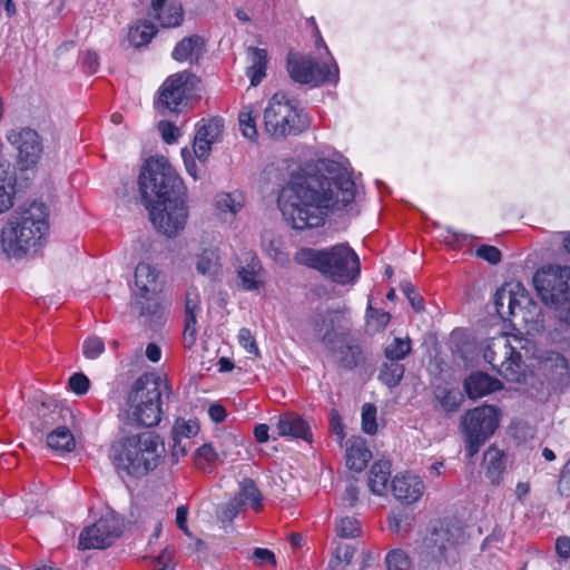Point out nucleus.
Returning <instances> with one entry per match:
<instances>
[{
    "label": "nucleus",
    "instance_id": "obj_50",
    "mask_svg": "<svg viewBox=\"0 0 570 570\" xmlns=\"http://www.w3.org/2000/svg\"><path fill=\"white\" fill-rule=\"evenodd\" d=\"M158 129L161 138L167 144H175L180 136L178 127L168 120L159 121Z\"/></svg>",
    "mask_w": 570,
    "mask_h": 570
},
{
    "label": "nucleus",
    "instance_id": "obj_30",
    "mask_svg": "<svg viewBox=\"0 0 570 570\" xmlns=\"http://www.w3.org/2000/svg\"><path fill=\"white\" fill-rule=\"evenodd\" d=\"M214 205L224 219L235 217L244 207V197L240 193H222L215 197Z\"/></svg>",
    "mask_w": 570,
    "mask_h": 570
},
{
    "label": "nucleus",
    "instance_id": "obj_14",
    "mask_svg": "<svg viewBox=\"0 0 570 570\" xmlns=\"http://www.w3.org/2000/svg\"><path fill=\"white\" fill-rule=\"evenodd\" d=\"M191 75L183 71L169 76L158 89V96L154 102L160 115L178 112L187 102L188 83Z\"/></svg>",
    "mask_w": 570,
    "mask_h": 570
},
{
    "label": "nucleus",
    "instance_id": "obj_40",
    "mask_svg": "<svg viewBox=\"0 0 570 570\" xmlns=\"http://www.w3.org/2000/svg\"><path fill=\"white\" fill-rule=\"evenodd\" d=\"M411 352V340L410 338H401L395 337L392 343H390L384 351L385 357L389 361H400L403 360Z\"/></svg>",
    "mask_w": 570,
    "mask_h": 570
},
{
    "label": "nucleus",
    "instance_id": "obj_11",
    "mask_svg": "<svg viewBox=\"0 0 570 570\" xmlns=\"http://www.w3.org/2000/svg\"><path fill=\"white\" fill-rule=\"evenodd\" d=\"M533 283L544 304L560 308L569 301L570 267L560 265L542 267L534 274Z\"/></svg>",
    "mask_w": 570,
    "mask_h": 570
},
{
    "label": "nucleus",
    "instance_id": "obj_59",
    "mask_svg": "<svg viewBox=\"0 0 570 570\" xmlns=\"http://www.w3.org/2000/svg\"><path fill=\"white\" fill-rule=\"evenodd\" d=\"M187 517L188 509L185 505H179L176 510V523L177 527L187 535H190V532L187 527Z\"/></svg>",
    "mask_w": 570,
    "mask_h": 570
},
{
    "label": "nucleus",
    "instance_id": "obj_49",
    "mask_svg": "<svg viewBox=\"0 0 570 570\" xmlns=\"http://www.w3.org/2000/svg\"><path fill=\"white\" fill-rule=\"evenodd\" d=\"M238 342L240 346L246 350L247 353L254 355L255 357L259 356V348L256 344L255 337L252 335L248 328H240L238 332Z\"/></svg>",
    "mask_w": 570,
    "mask_h": 570
},
{
    "label": "nucleus",
    "instance_id": "obj_63",
    "mask_svg": "<svg viewBox=\"0 0 570 570\" xmlns=\"http://www.w3.org/2000/svg\"><path fill=\"white\" fill-rule=\"evenodd\" d=\"M208 414L214 422L220 423L226 417V410L219 404H213L208 409Z\"/></svg>",
    "mask_w": 570,
    "mask_h": 570
},
{
    "label": "nucleus",
    "instance_id": "obj_56",
    "mask_svg": "<svg viewBox=\"0 0 570 570\" xmlns=\"http://www.w3.org/2000/svg\"><path fill=\"white\" fill-rule=\"evenodd\" d=\"M80 59H81V66L87 72L95 73L98 70L99 57H98L97 52L90 51V50L83 51L81 53Z\"/></svg>",
    "mask_w": 570,
    "mask_h": 570
},
{
    "label": "nucleus",
    "instance_id": "obj_22",
    "mask_svg": "<svg viewBox=\"0 0 570 570\" xmlns=\"http://www.w3.org/2000/svg\"><path fill=\"white\" fill-rule=\"evenodd\" d=\"M276 430L279 436L311 441V430L307 422L301 415L293 412L279 415Z\"/></svg>",
    "mask_w": 570,
    "mask_h": 570
},
{
    "label": "nucleus",
    "instance_id": "obj_27",
    "mask_svg": "<svg viewBox=\"0 0 570 570\" xmlns=\"http://www.w3.org/2000/svg\"><path fill=\"white\" fill-rule=\"evenodd\" d=\"M483 466L491 483L499 484L505 470L504 453L495 446H490L484 452Z\"/></svg>",
    "mask_w": 570,
    "mask_h": 570
},
{
    "label": "nucleus",
    "instance_id": "obj_15",
    "mask_svg": "<svg viewBox=\"0 0 570 570\" xmlns=\"http://www.w3.org/2000/svg\"><path fill=\"white\" fill-rule=\"evenodd\" d=\"M120 532V523L114 515L101 517L96 523L81 531L79 547L83 550L104 549L109 547Z\"/></svg>",
    "mask_w": 570,
    "mask_h": 570
},
{
    "label": "nucleus",
    "instance_id": "obj_13",
    "mask_svg": "<svg viewBox=\"0 0 570 570\" xmlns=\"http://www.w3.org/2000/svg\"><path fill=\"white\" fill-rule=\"evenodd\" d=\"M291 78L299 83L317 86L323 82L336 81L337 66L320 65L308 56L291 53L287 59Z\"/></svg>",
    "mask_w": 570,
    "mask_h": 570
},
{
    "label": "nucleus",
    "instance_id": "obj_5",
    "mask_svg": "<svg viewBox=\"0 0 570 570\" xmlns=\"http://www.w3.org/2000/svg\"><path fill=\"white\" fill-rule=\"evenodd\" d=\"M296 259L341 285L354 283L361 273L360 258L347 244H337L324 249L304 248L297 254Z\"/></svg>",
    "mask_w": 570,
    "mask_h": 570
},
{
    "label": "nucleus",
    "instance_id": "obj_64",
    "mask_svg": "<svg viewBox=\"0 0 570 570\" xmlns=\"http://www.w3.org/2000/svg\"><path fill=\"white\" fill-rule=\"evenodd\" d=\"M146 356L151 362H158L161 356L160 347L155 343H149L146 347Z\"/></svg>",
    "mask_w": 570,
    "mask_h": 570
},
{
    "label": "nucleus",
    "instance_id": "obj_60",
    "mask_svg": "<svg viewBox=\"0 0 570 570\" xmlns=\"http://www.w3.org/2000/svg\"><path fill=\"white\" fill-rule=\"evenodd\" d=\"M556 550L557 553L563 558H570V538L569 537H560L556 541Z\"/></svg>",
    "mask_w": 570,
    "mask_h": 570
},
{
    "label": "nucleus",
    "instance_id": "obj_38",
    "mask_svg": "<svg viewBox=\"0 0 570 570\" xmlns=\"http://www.w3.org/2000/svg\"><path fill=\"white\" fill-rule=\"evenodd\" d=\"M263 250L275 262H284L285 254L282 249V239L272 232H265L262 239Z\"/></svg>",
    "mask_w": 570,
    "mask_h": 570
},
{
    "label": "nucleus",
    "instance_id": "obj_8",
    "mask_svg": "<svg viewBox=\"0 0 570 570\" xmlns=\"http://www.w3.org/2000/svg\"><path fill=\"white\" fill-rule=\"evenodd\" d=\"M521 340L507 334L492 337L488 341L483 357L498 374L511 382H519L522 375V357L518 351Z\"/></svg>",
    "mask_w": 570,
    "mask_h": 570
},
{
    "label": "nucleus",
    "instance_id": "obj_58",
    "mask_svg": "<svg viewBox=\"0 0 570 570\" xmlns=\"http://www.w3.org/2000/svg\"><path fill=\"white\" fill-rule=\"evenodd\" d=\"M187 454V443L184 442V439L173 438V449H171V458L174 462H178L179 458H183Z\"/></svg>",
    "mask_w": 570,
    "mask_h": 570
},
{
    "label": "nucleus",
    "instance_id": "obj_20",
    "mask_svg": "<svg viewBox=\"0 0 570 570\" xmlns=\"http://www.w3.org/2000/svg\"><path fill=\"white\" fill-rule=\"evenodd\" d=\"M238 286L243 291H259L265 285V269L257 255L248 253L246 263L237 269Z\"/></svg>",
    "mask_w": 570,
    "mask_h": 570
},
{
    "label": "nucleus",
    "instance_id": "obj_55",
    "mask_svg": "<svg viewBox=\"0 0 570 570\" xmlns=\"http://www.w3.org/2000/svg\"><path fill=\"white\" fill-rule=\"evenodd\" d=\"M250 559L257 566H264L266 563L276 564V559L274 552L265 548H255Z\"/></svg>",
    "mask_w": 570,
    "mask_h": 570
},
{
    "label": "nucleus",
    "instance_id": "obj_48",
    "mask_svg": "<svg viewBox=\"0 0 570 570\" xmlns=\"http://www.w3.org/2000/svg\"><path fill=\"white\" fill-rule=\"evenodd\" d=\"M216 459L217 453L210 444H204L197 449L195 460L198 468L206 470Z\"/></svg>",
    "mask_w": 570,
    "mask_h": 570
},
{
    "label": "nucleus",
    "instance_id": "obj_10",
    "mask_svg": "<svg viewBox=\"0 0 570 570\" xmlns=\"http://www.w3.org/2000/svg\"><path fill=\"white\" fill-rule=\"evenodd\" d=\"M494 306L501 318L513 317L523 324L535 322L540 308L521 284H505L494 294Z\"/></svg>",
    "mask_w": 570,
    "mask_h": 570
},
{
    "label": "nucleus",
    "instance_id": "obj_1",
    "mask_svg": "<svg viewBox=\"0 0 570 570\" xmlns=\"http://www.w3.org/2000/svg\"><path fill=\"white\" fill-rule=\"evenodd\" d=\"M355 183L348 168L333 159H321L316 171L284 189L278 206L295 229L320 226L327 212H337L355 198Z\"/></svg>",
    "mask_w": 570,
    "mask_h": 570
},
{
    "label": "nucleus",
    "instance_id": "obj_52",
    "mask_svg": "<svg viewBox=\"0 0 570 570\" xmlns=\"http://www.w3.org/2000/svg\"><path fill=\"white\" fill-rule=\"evenodd\" d=\"M212 145L213 144L208 140H205L203 137L196 135L193 144V150L195 156L199 160L206 161L210 154Z\"/></svg>",
    "mask_w": 570,
    "mask_h": 570
},
{
    "label": "nucleus",
    "instance_id": "obj_32",
    "mask_svg": "<svg viewBox=\"0 0 570 570\" xmlns=\"http://www.w3.org/2000/svg\"><path fill=\"white\" fill-rule=\"evenodd\" d=\"M47 444L55 451L71 452L76 446V441L68 428L58 426L47 435Z\"/></svg>",
    "mask_w": 570,
    "mask_h": 570
},
{
    "label": "nucleus",
    "instance_id": "obj_9",
    "mask_svg": "<svg viewBox=\"0 0 570 570\" xmlns=\"http://www.w3.org/2000/svg\"><path fill=\"white\" fill-rule=\"evenodd\" d=\"M500 411L493 405H482L468 411L462 417L465 451L473 458L481 445L494 433L500 422Z\"/></svg>",
    "mask_w": 570,
    "mask_h": 570
},
{
    "label": "nucleus",
    "instance_id": "obj_2",
    "mask_svg": "<svg viewBox=\"0 0 570 570\" xmlns=\"http://www.w3.org/2000/svg\"><path fill=\"white\" fill-rule=\"evenodd\" d=\"M139 189L154 227L168 237L177 236L186 226L188 208L184 183L168 159L151 157L146 161Z\"/></svg>",
    "mask_w": 570,
    "mask_h": 570
},
{
    "label": "nucleus",
    "instance_id": "obj_7",
    "mask_svg": "<svg viewBox=\"0 0 570 570\" xmlns=\"http://www.w3.org/2000/svg\"><path fill=\"white\" fill-rule=\"evenodd\" d=\"M264 125L272 137L283 139L306 130L309 119L295 99L284 92H276L264 110Z\"/></svg>",
    "mask_w": 570,
    "mask_h": 570
},
{
    "label": "nucleus",
    "instance_id": "obj_41",
    "mask_svg": "<svg viewBox=\"0 0 570 570\" xmlns=\"http://www.w3.org/2000/svg\"><path fill=\"white\" fill-rule=\"evenodd\" d=\"M223 127V121L214 118L199 125L196 135L212 144H215L220 139Z\"/></svg>",
    "mask_w": 570,
    "mask_h": 570
},
{
    "label": "nucleus",
    "instance_id": "obj_25",
    "mask_svg": "<svg viewBox=\"0 0 570 570\" xmlns=\"http://www.w3.org/2000/svg\"><path fill=\"white\" fill-rule=\"evenodd\" d=\"M392 469L390 461L374 462L368 471L367 484L372 493L383 495L387 491Z\"/></svg>",
    "mask_w": 570,
    "mask_h": 570
},
{
    "label": "nucleus",
    "instance_id": "obj_43",
    "mask_svg": "<svg viewBox=\"0 0 570 570\" xmlns=\"http://www.w3.org/2000/svg\"><path fill=\"white\" fill-rule=\"evenodd\" d=\"M385 562L389 570H409L412 563L410 557L401 549L390 551Z\"/></svg>",
    "mask_w": 570,
    "mask_h": 570
},
{
    "label": "nucleus",
    "instance_id": "obj_26",
    "mask_svg": "<svg viewBox=\"0 0 570 570\" xmlns=\"http://www.w3.org/2000/svg\"><path fill=\"white\" fill-rule=\"evenodd\" d=\"M205 47V41L200 36L194 35L181 39L173 50L174 60L183 62L187 60H198Z\"/></svg>",
    "mask_w": 570,
    "mask_h": 570
},
{
    "label": "nucleus",
    "instance_id": "obj_19",
    "mask_svg": "<svg viewBox=\"0 0 570 570\" xmlns=\"http://www.w3.org/2000/svg\"><path fill=\"white\" fill-rule=\"evenodd\" d=\"M334 361L343 368L352 370L365 361L363 348L350 333L327 348Z\"/></svg>",
    "mask_w": 570,
    "mask_h": 570
},
{
    "label": "nucleus",
    "instance_id": "obj_51",
    "mask_svg": "<svg viewBox=\"0 0 570 570\" xmlns=\"http://www.w3.org/2000/svg\"><path fill=\"white\" fill-rule=\"evenodd\" d=\"M89 379L82 373H75L69 379L70 390L78 395L86 394L89 390Z\"/></svg>",
    "mask_w": 570,
    "mask_h": 570
},
{
    "label": "nucleus",
    "instance_id": "obj_37",
    "mask_svg": "<svg viewBox=\"0 0 570 570\" xmlns=\"http://www.w3.org/2000/svg\"><path fill=\"white\" fill-rule=\"evenodd\" d=\"M239 129L247 139H255L257 136L256 117L252 106H244L238 115Z\"/></svg>",
    "mask_w": 570,
    "mask_h": 570
},
{
    "label": "nucleus",
    "instance_id": "obj_18",
    "mask_svg": "<svg viewBox=\"0 0 570 570\" xmlns=\"http://www.w3.org/2000/svg\"><path fill=\"white\" fill-rule=\"evenodd\" d=\"M8 141L17 148L19 159L26 167L35 165L42 151L38 132L31 128H14L7 134Z\"/></svg>",
    "mask_w": 570,
    "mask_h": 570
},
{
    "label": "nucleus",
    "instance_id": "obj_35",
    "mask_svg": "<svg viewBox=\"0 0 570 570\" xmlns=\"http://www.w3.org/2000/svg\"><path fill=\"white\" fill-rule=\"evenodd\" d=\"M404 371V366L397 361L386 362L380 371V380L386 386L394 387L401 382Z\"/></svg>",
    "mask_w": 570,
    "mask_h": 570
},
{
    "label": "nucleus",
    "instance_id": "obj_17",
    "mask_svg": "<svg viewBox=\"0 0 570 570\" xmlns=\"http://www.w3.org/2000/svg\"><path fill=\"white\" fill-rule=\"evenodd\" d=\"M262 499V493L257 489L255 482L250 479H244L239 483V491L235 498L222 507L219 517L223 521H232L247 507L253 508L255 511H259L263 507Z\"/></svg>",
    "mask_w": 570,
    "mask_h": 570
},
{
    "label": "nucleus",
    "instance_id": "obj_16",
    "mask_svg": "<svg viewBox=\"0 0 570 570\" xmlns=\"http://www.w3.org/2000/svg\"><path fill=\"white\" fill-rule=\"evenodd\" d=\"M315 335L322 341L326 348L335 344L340 336L350 333V322L341 311H330L318 315L312 322Z\"/></svg>",
    "mask_w": 570,
    "mask_h": 570
},
{
    "label": "nucleus",
    "instance_id": "obj_28",
    "mask_svg": "<svg viewBox=\"0 0 570 570\" xmlns=\"http://www.w3.org/2000/svg\"><path fill=\"white\" fill-rule=\"evenodd\" d=\"M196 269L210 279H218L222 276V263L217 249H204L196 258Z\"/></svg>",
    "mask_w": 570,
    "mask_h": 570
},
{
    "label": "nucleus",
    "instance_id": "obj_12",
    "mask_svg": "<svg viewBox=\"0 0 570 570\" xmlns=\"http://www.w3.org/2000/svg\"><path fill=\"white\" fill-rule=\"evenodd\" d=\"M158 273L147 263H139L135 271V291L131 309L139 316L157 315L160 305L156 298L158 292Z\"/></svg>",
    "mask_w": 570,
    "mask_h": 570
},
{
    "label": "nucleus",
    "instance_id": "obj_24",
    "mask_svg": "<svg viewBox=\"0 0 570 570\" xmlns=\"http://www.w3.org/2000/svg\"><path fill=\"white\" fill-rule=\"evenodd\" d=\"M248 67L246 75L250 79L252 86H257L266 76L268 63L267 51L265 49L248 47L247 48Z\"/></svg>",
    "mask_w": 570,
    "mask_h": 570
},
{
    "label": "nucleus",
    "instance_id": "obj_53",
    "mask_svg": "<svg viewBox=\"0 0 570 570\" xmlns=\"http://www.w3.org/2000/svg\"><path fill=\"white\" fill-rule=\"evenodd\" d=\"M367 318L370 322H375V326L377 331L385 328V326L390 322V314L382 309L373 308L368 306L367 308Z\"/></svg>",
    "mask_w": 570,
    "mask_h": 570
},
{
    "label": "nucleus",
    "instance_id": "obj_42",
    "mask_svg": "<svg viewBox=\"0 0 570 570\" xmlns=\"http://www.w3.org/2000/svg\"><path fill=\"white\" fill-rule=\"evenodd\" d=\"M428 546L436 548L439 554L444 552L453 546V540L448 529H434L428 539Z\"/></svg>",
    "mask_w": 570,
    "mask_h": 570
},
{
    "label": "nucleus",
    "instance_id": "obj_46",
    "mask_svg": "<svg viewBox=\"0 0 570 570\" xmlns=\"http://www.w3.org/2000/svg\"><path fill=\"white\" fill-rule=\"evenodd\" d=\"M199 426L196 421L177 420L173 426V438L190 439L198 433Z\"/></svg>",
    "mask_w": 570,
    "mask_h": 570
},
{
    "label": "nucleus",
    "instance_id": "obj_62",
    "mask_svg": "<svg viewBox=\"0 0 570 570\" xmlns=\"http://www.w3.org/2000/svg\"><path fill=\"white\" fill-rule=\"evenodd\" d=\"M358 499V489L355 483H348L345 488L343 500L348 505H354Z\"/></svg>",
    "mask_w": 570,
    "mask_h": 570
},
{
    "label": "nucleus",
    "instance_id": "obj_29",
    "mask_svg": "<svg viewBox=\"0 0 570 570\" xmlns=\"http://www.w3.org/2000/svg\"><path fill=\"white\" fill-rule=\"evenodd\" d=\"M200 309L197 295L191 297V294L187 295L186 308H185V328H184V344L190 348L196 342L197 328H196V316Z\"/></svg>",
    "mask_w": 570,
    "mask_h": 570
},
{
    "label": "nucleus",
    "instance_id": "obj_21",
    "mask_svg": "<svg viewBox=\"0 0 570 570\" xmlns=\"http://www.w3.org/2000/svg\"><path fill=\"white\" fill-rule=\"evenodd\" d=\"M392 493L401 502L411 504L416 502L424 492V483L413 474H397L391 483Z\"/></svg>",
    "mask_w": 570,
    "mask_h": 570
},
{
    "label": "nucleus",
    "instance_id": "obj_45",
    "mask_svg": "<svg viewBox=\"0 0 570 570\" xmlns=\"http://www.w3.org/2000/svg\"><path fill=\"white\" fill-rule=\"evenodd\" d=\"M362 430L370 435L377 431L376 407L372 403H365L362 407Z\"/></svg>",
    "mask_w": 570,
    "mask_h": 570
},
{
    "label": "nucleus",
    "instance_id": "obj_31",
    "mask_svg": "<svg viewBox=\"0 0 570 570\" xmlns=\"http://www.w3.org/2000/svg\"><path fill=\"white\" fill-rule=\"evenodd\" d=\"M151 14L163 28H176L184 21V10L179 3L164 4L161 9L153 10Z\"/></svg>",
    "mask_w": 570,
    "mask_h": 570
},
{
    "label": "nucleus",
    "instance_id": "obj_57",
    "mask_svg": "<svg viewBox=\"0 0 570 570\" xmlns=\"http://www.w3.org/2000/svg\"><path fill=\"white\" fill-rule=\"evenodd\" d=\"M330 428L340 442L345 438L344 425L337 410L332 409L330 413Z\"/></svg>",
    "mask_w": 570,
    "mask_h": 570
},
{
    "label": "nucleus",
    "instance_id": "obj_39",
    "mask_svg": "<svg viewBox=\"0 0 570 570\" xmlns=\"http://www.w3.org/2000/svg\"><path fill=\"white\" fill-rule=\"evenodd\" d=\"M156 35V29L151 23H142L137 27L130 28L128 38L134 47H141L147 45Z\"/></svg>",
    "mask_w": 570,
    "mask_h": 570
},
{
    "label": "nucleus",
    "instance_id": "obj_3",
    "mask_svg": "<svg viewBox=\"0 0 570 570\" xmlns=\"http://www.w3.org/2000/svg\"><path fill=\"white\" fill-rule=\"evenodd\" d=\"M49 230L48 210L43 203L31 202L16 213L2 229V247L10 257L36 253Z\"/></svg>",
    "mask_w": 570,
    "mask_h": 570
},
{
    "label": "nucleus",
    "instance_id": "obj_6",
    "mask_svg": "<svg viewBox=\"0 0 570 570\" xmlns=\"http://www.w3.org/2000/svg\"><path fill=\"white\" fill-rule=\"evenodd\" d=\"M166 382L154 374L136 380L127 397L129 417L144 426L157 425L161 420V394Z\"/></svg>",
    "mask_w": 570,
    "mask_h": 570
},
{
    "label": "nucleus",
    "instance_id": "obj_54",
    "mask_svg": "<svg viewBox=\"0 0 570 570\" xmlns=\"http://www.w3.org/2000/svg\"><path fill=\"white\" fill-rule=\"evenodd\" d=\"M476 255L491 264H498L501 261V252L491 245L479 246L476 248Z\"/></svg>",
    "mask_w": 570,
    "mask_h": 570
},
{
    "label": "nucleus",
    "instance_id": "obj_61",
    "mask_svg": "<svg viewBox=\"0 0 570 570\" xmlns=\"http://www.w3.org/2000/svg\"><path fill=\"white\" fill-rule=\"evenodd\" d=\"M406 515L403 514H394L389 518V527L391 530H393L396 533H400L402 531L406 532L407 529L403 524L406 521Z\"/></svg>",
    "mask_w": 570,
    "mask_h": 570
},
{
    "label": "nucleus",
    "instance_id": "obj_34",
    "mask_svg": "<svg viewBox=\"0 0 570 570\" xmlns=\"http://www.w3.org/2000/svg\"><path fill=\"white\" fill-rule=\"evenodd\" d=\"M434 396L444 411L451 413L459 410L464 396L459 389H449L446 386H438Z\"/></svg>",
    "mask_w": 570,
    "mask_h": 570
},
{
    "label": "nucleus",
    "instance_id": "obj_36",
    "mask_svg": "<svg viewBox=\"0 0 570 570\" xmlns=\"http://www.w3.org/2000/svg\"><path fill=\"white\" fill-rule=\"evenodd\" d=\"M14 185L0 166V214L13 206Z\"/></svg>",
    "mask_w": 570,
    "mask_h": 570
},
{
    "label": "nucleus",
    "instance_id": "obj_33",
    "mask_svg": "<svg viewBox=\"0 0 570 570\" xmlns=\"http://www.w3.org/2000/svg\"><path fill=\"white\" fill-rule=\"evenodd\" d=\"M371 458V451L361 442H355L346 449V464L356 472H361Z\"/></svg>",
    "mask_w": 570,
    "mask_h": 570
},
{
    "label": "nucleus",
    "instance_id": "obj_44",
    "mask_svg": "<svg viewBox=\"0 0 570 570\" xmlns=\"http://www.w3.org/2000/svg\"><path fill=\"white\" fill-rule=\"evenodd\" d=\"M360 523L355 518H341L336 523V533L341 538H355L360 534Z\"/></svg>",
    "mask_w": 570,
    "mask_h": 570
},
{
    "label": "nucleus",
    "instance_id": "obj_4",
    "mask_svg": "<svg viewBox=\"0 0 570 570\" xmlns=\"http://www.w3.org/2000/svg\"><path fill=\"white\" fill-rule=\"evenodd\" d=\"M165 454L160 436L145 431L120 438L111 445L110 458L118 471L144 476L155 470Z\"/></svg>",
    "mask_w": 570,
    "mask_h": 570
},
{
    "label": "nucleus",
    "instance_id": "obj_23",
    "mask_svg": "<svg viewBox=\"0 0 570 570\" xmlns=\"http://www.w3.org/2000/svg\"><path fill=\"white\" fill-rule=\"evenodd\" d=\"M502 387L499 380L487 373L476 372L471 374L464 382V389L470 399L476 400Z\"/></svg>",
    "mask_w": 570,
    "mask_h": 570
},
{
    "label": "nucleus",
    "instance_id": "obj_47",
    "mask_svg": "<svg viewBox=\"0 0 570 570\" xmlns=\"http://www.w3.org/2000/svg\"><path fill=\"white\" fill-rule=\"evenodd\" d=\"M105 352V343L98 336L88 337L82 344V354L86 358L95 360Z\"/></svg>",
    "mask_w": 570,
    "mask_h": 570
}]
</instances>
